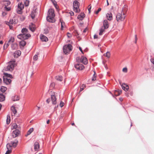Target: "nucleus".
Wrapping results in <instances>:
<instances>
[{"label": "nucleus", "instance_id": "obj_1", "mask_svg": "<svg viewBox=\"0 0 154 154\" xmlns=\"http://www.w3.org/2000/svg\"><path fill=\"white\" fill-rule=\"evenodd\" d=\"M128 10V6L125 5L122 9L121 13H118L116 16L117 20L118 21H123L125 18V14Z\"/></svg>", "mask_w": 154, "mask_h": 154}, {"label": "nucleus", "instance_id": "obj_32", "mask_svg": "<svg viewBox=\"0 0 154 154\" xmlns=\"http://www.w3.org/2000/svg\"><path fill=\"white\" fill-rule=\"evenodd\" d=\"M14 41V38L13 37H11L10 39L9 40L8 42V43H11L13 42Z\"/></svg>", "mask_w": 154, "mask_h": 154}, {"label": "nucleus", "instance_id": "obj_40", "mask_svg": "<svg viewBox=\"0 0 154 154\" xmlns=\"http://www.w3.org/2000/svg\"><path fill=\"white\" fill-rule=\"evenodd\" d=\"M15 54H17L18 56H20L21 54V52L20 51H17L15 52Z\"/></svg>", "mask_w": 154, "mask_h": 154}, {"label": "nucleus", "instance_id": "obj_61", "mask_svg": "<svg viewBox=\"0 0 154 154\" xmlns=\"http://www.w3.org/2000/svg\"><path fill=\"white\" fill-rule=\"evenodd\" d=\"M31 17L32 19H33L35 18V15L33 14H32L31 15Z\"/></svg>", "mask_w": 154, "mask_h": 154}, {"label": "nucleus", "instance_id": "obj_46", "mask_svg": "<svg viewBox=\"0 0 154 154\" xmlns=\"http://www.w3.org/2000/svg\"><path fill=\"white\" fill-rule=\"evenodd\" d=\"M84 87H85V85L83 84L80 88V91H82L83 90Z\"/></svg>", "mask_w": 154, "mask_h": 154}, {"label": "nucleus", "instance_id": "obj_55", "mask_svg": "<svg viewBox=\"0 0 154 154\" xmlns=\"http://www.w3.org/2000/svg\"><path fill=\"white\" fill-rule=\"evenodd\" d=\"M44 31H45V33L46 34H47L48 33V31L47 29H45L44 30Z\"/></svg>", "mask_w": 154, "mask_h": 154}, {"label": "nucleus", "instance_id": "obj_54", "mask_svg": "<svg viewBox=\"0 0 154 154\" xmlns=\"http://www.w3.org/2000/svg\"><path fill=\"white\" fill-rule=\"evenodd\" d=\"M50 98H48V99L46 100V102L48 103H49V102H50Z\"/></svg>", "mask_w": 154, "mask_h": 154}, {"label": "nucleus", "instance_id": "obj_3", "mask_svg": "<svg viewBox=\"0 0 154 154\" xmlns=\"http://www.w3.org/2000/svg\"><path fill=\"white\" fill-rule=\"evenodd\" d=\"M54 11L52 9H49L48 12L47 20L49 22L53 23L55 21Z\"/></svg>", "mask_w": 154, "mask_h": 154}, {"label": "nucleus", "instance_id": "obj_63", "mask_svg": "<svg viewBox=\"0 0 154 154\" xmlns=\"http://www.w3.org/2000/svg\"><path fill=\"white\" fill-rule=\"evenodd\" d=\"M10 28L11 29L12 28V26L11 25V24H8Z\"/></svg>", "mask_w": 154, "mask_h": 154}, {"label": "nucleus", "instance_id": "obj_13", "mask_svg": "<svg viewBox=\"0 0 154 154\" xmlns=\"http://www.w3.org/2000/svg\"><path fill=\"white\" fill-rule=\"evenodd\" d=\"M18 7L20 10H18L17 11V13L19 14H21L22 13L21 10L24 8L23 5L21 3L19 4H18Z\"/></svg>", "mask_w": 154, "mask_h": 154}, {"label": "nucleus", "instance_id": "obj_14", "mask_svg": "<svg viewBox=\"0 0 154 154\" xmlns=\"http://www.w3.org/2000/svg\"><path fill=\"white\" fill-rule=\"evenodd\" d=\"M34 149L35 151H38L39 148V144L38 142H35L34 144Z\"/></svg>", "mask_w": 154, "mask_h": 154}, {"label": "nucleus", "instance_id": "obj_2", "mask_svg": "<svg viewBox=\"0 0 154 154\" xmlns=\"http://www.w3.org/2000/svg\"><path fill=\"white\" fill-rule=\"evenodd\" d=\"M28 30L26 28H23L21 30L22 34L17 35V38L21 40H26L30 37L29 34L28 33Z\"/></svg>", "mask_w": 154, "mask_h": 154}, {"label": "nucleus", "instance_id": "obj_22", "mask_svg": "<svg viewBox=\"0 0 154 154\" xmlns=\"http://www.w3.org/2000/svg\"><path fill=\"white\" fill-rule=\"evenodd\" d=\"M11 110L12 112H13L14 114V116H15L17 112V111L15 107L14 106H12L11 108Z\"/></svg>", "mask_w": 154, "mask_h": 154}, {"label": "nucleus", "instance_id": "obj_43", "mask_svg": "<svg viewBox=\"0 0 154 154\" xmlns=\"http://www.w3.org/2000/svg\"><path fill=\"white\" fill-rule=\"evenodd\" d=\"M4 9L5 10H6V11H9L11 9V8L10 7H7V6H5V7H4Z\"/></svg>", "mask_w": 154, "mask_h": 154}, {"label": "nucleus", "instance_id": "obj_24", "mask_svg": "<svg viewBox=\"0 0 154 154\" xmlns=\"http://www.w3.org/2000/svg\"><path fill=\"white\" fill-rule=\"evenodd\" d=\"M106 29L105 28L103 27H102L100 30L99 35H102L103 32L105 31V30Z\"/></svg>", "mask_w": 154, "mask_h": 154}, {"label": "nucleus", "instance_id": "obj_28", "mask_svg": "<svg viewBox=\"0 0 154 154\" xmlns=\"http://www.w3.org/2000/svg\"><path fill=\"white\" fill-rule=\"evenodd\" d=\"M55 79L60 81H61L63 80V78L61 76H56L55 77Z\"/></svg>", "mask_w": 154, "mask_h": 154}, {"label": "nucleus", "instance_id": "obj_9", "mask_svg": "<svg viewBox=\"0 0 154 154\" xmlns=\"http://www.w3.org/2000/svg\"><path fill=\"white\" fill-rule=\"evenodd\" d=\"M75 67L77 70H82L85 67L84 66L81 64L77 63L75 65Z\"/></svg>", "mask_w": 154, "mask_h": 154}, {"label": "nucleus", "instance_id": "obj_6", "mask_svg": "<svg viewBox=\"0 0 154 154\" xmlns=\"http://www.w3.org/2000/svg\"><path fill=\"white\" fill-rule=\"evenodd\" d=\"M73 5L74 11L76 12H79L80 10L79 9L80 3L78 1H74L73 2Z\"/></svg>", "mask_w": 154, "mask_h": 154}, {"label": "nucleus", "instance_id": "obj_47", "mask_svg": "<svg viewBox=\"0 0 154 154\" xmlns=\"http://www.w3.org/2000/svg\"><path fill=\"white\" fill-rule=\"evenodd\" d=\"M123 72H127V69L126 67H125L123 68L122 69Z\"/></svg>", "mask_w": 154, "mask_h": 154}, {"label": "nucleus", "instance_id": "obj_64", "mask_svg": "<svg viewBox=\"0 0 154 154\" xmlns=\"http://www.w3.org/2000/svg\"><path fill=\"white\" fill-rule=\"evenodd\" d=\"M49 122H50V121L49 120H47V124H48L49 123Z\"/></svg>", "mask_w": 154, "mask_h": 154}, {"label": "nucleus", "instance_id": "obj_26", "mask_svg": "<svg viewBox=\"0 0 154 154\" xmlns=\"http://www.w3.org/2000/svg\"><path fill=\"white\" fill-rule=\"evenodd\" d=\"M7 89V88L6 87H5L3 86H2L0 88V91L2 93L5 92Z\"/></svg>", "mask_w": 154, "mask_h": 154}, {"label": "nucleus", "instance_id": "obj_11", "mask_svg": "<svg viewBox=\"0 0 154 154\" xmlns=\"http://www.w3.org/2000/svg\"><path fill=\"white\" fill-rule=\"evenodd\" d=\"M3 79L4 83L7 85L10 84L11 82V79L10 78H7L6 76H3Z\"/></svg>", "mask_w": 154, "mask_h": 154}, {"label": "nucleus", "instance_id": "obj_36", "mask_svg": "<svg viewBox=\"0 0 154 154\" xmlns=\"http://www.w3.org/2000/svg\"><path fill=\"white\" fill-rule=\"evenodd\" d=\"M29 1L28 0H26L24 1V4L26 6H28L29 5Z\"/></svg>", "mask_w": 154, "mask_h": 154}, {"label": "nucleus", "instance_id": "obj_27", "mask_svg": "<svg viewBox=\"0 0 154 154\" xmlns=\"http://www.w3.org/2000/svg\"><path fill=\"white\" fill-rule=\"evenodd\" d=\"M19 44L20 46H22V47H23L26 44V43L25 41L22 40L20 42Z\"/></svg>", "mask_w": 154, "mask_h": 154}, {"label": "nucleus", "instance_id": "obj_48", "mask_svg": "<svg viewBox=\"0 0 154 154\" xmlns=\"http://www.w3.org/2000/svg\"><path fill=\"white\" fill-rule=\"evenodd\" d=\"M101 10V8H99L97 11H95V14H97Z\"/></svg>", "mask_w": 154, "mask_h": 154}, {"label": "nucleus", "instance_id": "obj_59", "mask_svg": "<svg viewBox=\"0 0 154 154\" xmlns=\"http://www.w3.org/2000/svg\"><path fill=\"white\" fill-rule=\"evenodd\" d=\"M79 49L80 50V51L81 52L82 54H83V51L82 50V48L80 47H79Z\"/></svg>", "mask_w": 154, "mask_h": 154}, {"label": "nucleus", "instance_id": "obj_44", "mask_svg": "<svg viewBox=\"0 0 154 154\" xmlns=\"http://www.w3.org/2000/svg\"><path fill=\"white\" fill-rule=\"evenodd\" d=\"M20 20L21 21L24 20L25 19V17L23 15H21L20 17Z\"/></svg>", "mask_w": 154, "mask_h": 154}, {"label": "nucleus", "instance_id": "obj_41", "mask_svg": "<svg viewBox=\"0 0 154 154\" xmlns=\"http://www.w3.org/2000/svg\"><path fill=\"white\" fill-rule=\"evenodd\" d=\"M94 74L93 75V77L92 78V80L93 81H95L96 79V76H95V71H94Z\"/></svg>", "mask_w": 154, "mask_h": 154}, {"label": "nucleus", "instance_id": "obj_62", "mask_svg": "<svg viewBox=\"0 0 154 154\" xmlns=\"http://www.w3.org/2000/svg\"><path fill=\"white\" fill-rule=\"evenodd\" d=\"M67 36L68 37H70V36H71V34L69 33H67Z\"/></svg>", "mask_w": 154, "mask_h": 154}, {"label": "nucleus", "instance_id": "obj_25", "mask_svg": "<svg viewBox=\"0 0 154 154\" xmlns=\"http://www.w3.org/2000/svg\"><path fill=\"white\" fill-rule=\"evenodd\" d=\"M33 130L34 129L33 128H30L27 131V134L26 135V136H27L28 135H30Z\"/></svg>", "mask_w": 154, "mask_h": 154}, {"label": "nucleus", "instance_id": "obj_45", "mask_svg": "<svg viewBox=\"0 0 154 154\" xmlns=\"http://www.w3.org/2000/svg\"><path fill=\"white\" fill-rule=\"evenodd\" d=\"M122 91L121 90H119V91H116V92H118V94H117V95L118 96L120 95L122 93Z\"/></svg>", "mask_w": 154, "mask_h": 154}, {"label": "nucleus", "instance_id": "obj_37", "mask_svg": "<svg viewBox=\"0 0 154 154\" xmlns=\"http://www.w3.org/2000/svg\"><path fill=\"white\" fill-rule=\"evenodd\" d=\"M10 147H8V148H7L8 150L7 151L5 154H9L11 152V150L10 149Z\"/></svg>", "mask_w": 154, "mask_h": 154}, {"label": "nucleus", "instance_id": "obj_52", "mask_svg": "<svg viewBox=\"0 0 154 154\" xmlns=\"http://www.w3.org/2000/svg\"><path fill=\"white\" fill-rule=\"evenodd\" d=\"M90 7L88 8V11H89V13H90L91 12V6H90V5H89L88 7Z\"/></svg>", "mask_w": 154, "mask_h": 154}, {"label": "nucleus", "instance_id": "obj_18", "mask_svg": "<svg viewBox=\"0 0 154 154\" xmlns=\"http://www.w3.org/2000/svg\"><path fill=\"white\" fill-rule=\"evenodd\" d=\"M40 38L42 42H46L48 40V39L46 36L43 35H41Z\"/></svg>", "mask_w": 154, "mask_h": 154}, {"label": "nucleus", "instance_id": "obj_20", "mask_svg": "<svg viewBox=\"0 0 154 154\" xmlns=\"http://www.w3.org/2000/svg\"><path fill=\"white\" fill-rule=\"evenodd\" d=\"M29 29L32 32H34L35 31L36 28L35 25L32 23L29 26Z\"/></svg>", "mask_w": 154, "mask_h": 154}, {"label": "nucleus", "instance_id": "obj_50", "mask_svg": "<svg viewBox=\"0 0 154 154\" xmlns=\"http://www.w3.org/2000/svg\"><path fill=\"white\" fill-rule=\"evenodd\" d=\"M61 29H63V26L64 25V23H63V22H61Z\"/></svg>", "mask_w": 154, "mask_h": 154}, {"label": "nucleus", "instance_id": "obj_39", "mask_svg": "<svg viewBox=\"0 0 154 154\" xmlns=\"http://www.w3.org/2000/svg\"><path fill=\"white\" fill-rule=\"evenodd\" d=\"M104 55L107 57H109L110 56V53L109 52H107L106 54H104Z\"/></svg>", "mask_w": 154, "mask_h": 154}, {"label": "nucleus", "instance_id": "obj_58", "mask_svg": "<svg viewBox=\"0 0 154 154\" xmlns=\"http://www.w3.org/2000/svg\"><path fill=\"white\" fill-rule=\"evenodd\" d=\"M51 1L53 3V4L54 5H55V3H56V2L54 0H51Z\"/></svg>", "mask_w": 154, "mask_h": 154}, {"label": "nucleus", "instance_id": "obj_5", "mask_svg": "<svg viewBox=\"0 0 154 154\" xmlns=\"http://www.w3.org/2000/svg\"><path fill=\"white\" fill-rule=\"evenodd\" d=\"M14 61H10L8 63V66L5 69L6 71H12L14 68Z\"/></svg>", "mask_w": 154, "mask_h": 154}, {"label": "nucleus", "instance_id": "obj_17", "mask_svg": "<svg viewBox=\"0 0 154 154\" xmlns=\"http://www.w3.org/2000/svg\"><path fill=\"white\" fill-rule=\"evenodd\" d=\"M104 28L107 29L109 27V23L108 21L106 20H104L103 23V26Z\"/></svg>", "mask_w": 154, "mask_h": 154}, {"label": "nucleus", "instance_id": "obj_29", "mask_svg": "<svg viewBox=\"0 0 154 154\" xmlns=\"http://www.w3.org/2000/svg\"><path fill=\"white\" fill-rule=\"evenodd\" d=\"M12 99L13 101H15L18 100H19L20 98L17 96H15L12 97Z\"/></svg>", "mask_w": 154, "mask_h": 154}, {"label": "nucleus", "instance_id": "obj_42", "mask_svg": "<svg viewBox=\"0 0 154 154\" xmlns=\"http://www.w3.org/2000/svg\"><path fill=\"white\" fill-rule=\"evenodd\" d=\"M33 60H37L38 59V57L37 54H35L33 57Z\"/></svg>", "mask_w": 154, "mask_h": 154}, {"label": "nucleus", "instance_id": "obj_34", "mask_svg": "<svg viewBox=\"0 0 154 154\" xmlns=\"http://www.w3.org/2000/svg\"><path fill=\"white\" fill-rule=\"evenodd\" d=\"M5 75L4 76H6V77H7V78H8L10 79V78H12V76L11 75L9 74H8L7 73H5Z\"/></svg>", "mask_w": 154, "mask_h": 154}, {"label": "nucleus", "instance_id": "obj_4", "mask_svg": "<svg viewBox=\"0 0 154 154\" xmlns=\"http://www.w3.org/2000/svg\"><path fill=\"white\" fill-rule=\"evenodd\" d=\"M72 46L70 44H68L63 47V51L65 54L69 53L72 50Z\"/></svg>", "mask_w": 154, "mask_h": 154}, {"label": "nucleus", "instance_id": "obj_31", "mask_svg": "<svg viewBox=\"0 0 154 154\" xmlns=\"http://www.w3.org/2000/svg\"><path fill=\"white\" fill-rule=\"evenodd\" d=\"M10 116L8 115L7 116V118L6 120V123L7 124H9L10 122Z\"/></svg>", "mask_w": 154, "mask_h": 154}, {"label": "nucleus", "instance_id": "obj_33", "mask_svg": "<svg viewBox=\"0 0 154 154\" xmlns=\"http://www.w3.org/2000/svg\"><path fill=\"white\" fill-rule=\"evenodd\" d=\"M11 3L9 1H4V4L5 6H7L10 4Z\"/></svg>", "mask_w": 154, "mask_h": 154}, {"label": "nucleus", "instance_id": "obj_12", "mask_svg": "<svg viewBox=\"0 0 154 154\" xmlns=\"http://www.w3.org/2000/svg\"><path fill=\"white\" fill-rule=\"evenodd\" d=\"M80 61L85 65L87 64L88 63L87 58L84 56H82L81 57L80 59Z\"/></svg>", "mask_w": 154, "mask_h": 154}, {"label": "nucleus", "instance_id": "obj_35", "mask_svg": "<svg viewBox=\"0 0 154 154\" xmlns=\"http://www.w3.org/2000/svg\"><path fill=\"white\" fill-rule=\"evenodd\" d=\"M12 129H16L17 127V125L16 123H14L12 125Z\"/></svg>", "mask_w": 154, "mask_h": 154}, {"label": "nucleus", "instance_id": "obj_19", "mask_svg": "<svg viewBox=\"0 0 154 154\" xmlns=\"http://www.w3.org/2000/svg\"><path fill=\"white\" fill-rule=\"evenodd\" d=\"M106 17L108 20H111L112 19V14L110 12L106 14Z\"/></svg>", "mask_w": 154, "mask_h": 154}, {"label": "nucleus", "instance_id": "obj_21", "mask_svg": "<svg viewBox=\"0 0 154 154\" xmlns=\"http://www.w3.org/2000/svg\"><path fill=\"white\" fill-rule=\"evenodd\" d=\"M85 15L84 13H81L78 16V18L80 20H82L85 17Z\"/></svg>", "mask_w": 154, "mask_h": 154}, {"label": "nucleus", "instance_id": "obj_38", "mask_svg": "<svg viewBox=\"0 0 154 154\" xmlns=\"http://www.w3.org/2000/svg\"><path fill=\"white\" fill-rule=\"evenodd\" d=\"M9 45V43H5L4 46V48L5 49H6L8 47V46Z\"/></svg>", "mask_w": 154, "mask_h": 154}, {"label": "nucleus", "instance_id": "obj_60", "mask_svg": "<svg viewBox=\"0 0 154 154\" xmlns=\"http://www.w3.org/2000/svg\"><path fill=\"white\" fill-rule=\"evenodd\" d=\"M94 38H97L98 37V36H97V35H94Z\"/></svg>", "mask_w": 154, "mask_h": 154}, {"label": "nucleus", "instance_id": "obj_7", "mask_svg": "<svg viewBox=\"0 0 154 154\" xmlns=\"http://www.w3.org/2000/svg\"><path fill=\"white\" fill-rule=\"evenodd\" d=\"M18 143V141L17 140H15L14 141H11L10 143L7 144V148H8V147H11L12 146L13 147H15L17 146Z\"/></svg>", "mask_w": 154, "mask_h": 154}, {"label": "nucleus", "instance_id": "obj_8", "mask_svg": "<svg viewBox=\"0 0 154 154\" xmlns=\"http://www.w3.org/2000/svg\"><path fill=\"white\" fill-rule=\"evenodd\" d=\"M17 22V20L16 19V18L14 17L12 19H11L9 22H7L6 23L7 24H14Z\"/></svg>", "mask_w": 154, "mask_h": 154}, {"label": "nucleus", "instance_id": "obj_51", "mask_svg": "<svg viewBox=\"0 0 154 154\" xmlns=\"http://www.w3.org/2000/svg\"><path fill=\"white\" fill-rule=\"evenodd\" d=\"M69 14H70L71 16H73L74 15V13L72 11H70L69 12Z\"/></svg>", "mask_w": 154, "mask_h": 154}, {"label": "nucleus", "instance_id": "obj_53", "mask_svg": "<svg viewBox=\"0 0 154 154\" xmlns=\"http://www.w3.org/2000/svg\"><path fill=\"white\" fill-rule=\"evenodd\" d=\"M7 14V13L5 12H3L2 13V15L3 16H5Z\"/></svg>", "mask_w": 154, "mask_h": 154}, {"label": "nucleus", "instance_id": "obj_16", "mask_svg": "<svg viewBox=\"0 0 154 154\" xmlns=\"http://www.w3.org/2000/svg\"><path fill=\"white\" fill-rule=\"evenodd\" d=\"M121 86L122 88L125 91H127L129 88L128 86L125 83H123Z\"/></svg>", "mask_w": 154, "mask_h": 154}, {"label": "nucleus", "instance_id": "obj_30", "mask_svg": "<svg viewBox=\"0 0 154 154\" xmlns=\"http://www.w3.org/2000/svg\"><path fill=\"white\" fill-rule=\"evenodd\" d=\"M17 44L16 43H14L12 44L11 45V48L13 50L15 49L17 47Z\"/></svg>", "mask_w": 154, "mask_h": 154}, {"label": "nucleus", "instance_id": "obj_23", "mask_svg": "<svg viewBox=\"0 0 154 154\" xmlns=\"http://www.w3.org/2000/svg\"><path fill=\"white\" fill-rule=\"evenodd\" d=\"M5 96L3 94L0 93V101L2 102L5 100Z\"/></svg>", "mask_w": 154, "mask_h": 154}, {"label": "nucleus", "instance_id": "obj_10", "mask_svg": "<svg viewBox=\"0 0 154 154\" xmlns=\"http://www.w3.org/2000/svg\"><path fill=\"white\" fill-rule=\"evenodd\" d=\"M20 131L18 129L14 130L12 132V136L13 137H16L20 134Z\"/></svg>", "mask_w": 154, "mask_h": 154}, {"label": "nucleus", "instance_id": "obj_57", "mask_svg": "<svg viewBox=\"0 0 154 154\" xmlns=\"http://www.w3.org/2000/svg\"><path fill=\"white\" fill-rule=\"evenodd\" d=\"M151 62L154 64V58H152L151 59Z\"/></svg>", "mask_w": 154, "mask_h": 154}, {"label": "nucleus", "instance_id": "obj_56", "mask_svg": "<svg viewBox=\"0 0 154 154\" xmlns=\"http://www.w3.org/2000/svg\"><path fill=\"white\" fill-rule=\"evenodd\" d=\"M137 35H135V43H137Z\"/></svg>", "mask_w": 154, "mask_h": 154}, {"label": "nucleus", "instance_id": "obj_49", "mask_svg": "<svg viewBox=\"0 0 154 154\" xmlns=\"http://www.w3.org/2000/svg\"><path fill=\"white\" fill-rule=\"evenodd\" d=\"M64 104V103L63 102L61 101L60 102V106L61 107H62L63 106Z\"/></svg>", "mask_w": 154, "mask_h": 154}, {"label": "nucleus", "instance_id": "obj_15", "mask_svg": "<svg viewBox=\"0 0 154 154\" xmlns=\"http://www.w3.org/2000/svg\"><path fill=\"white\" fill-rule=\"evenodd\" d=\"M51 99L53 104L55 105L57 103L56 98L54 95H51Z\"/></svg>", "mask_w": 154, "mask_h": 154}]
</instances>
